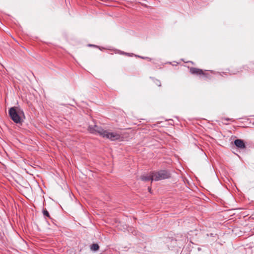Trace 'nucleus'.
I'll list each match as a JSON object with an SVG mask.
<instances>
[{
	"label": "nucleus",
	"instance_id": "1",
	"mask_svg": "<svg viewBox=\"0 0 254 254\" xmlns=\"http://www.w3.org/2000/svg\"><path fill=\"white\" fill-rule=\"evenodd\" d=\"M88 130L91 133L98 134L101 136L109 139L112 141L121 140L123 138L120 134L117 132H108L96 125L94 126L89 125Z\"/></svg>",
	"mask_w": 254,
	"mask_h": 254
},
{
	"label": "nucleus",
	"instance_id": "2",
	"mask_svg": "<svg viewBox=\"0 0 254 254\" xmlns=\"http://www.w3.org/2000/svg\"><path fill=\"white\" fill-rule=\"evenodd\" d=\"M8 113L11 119L16 124H21L25 118L23 111L19 107L10 108Z\"/></svg>",
	"mask_w": 254,
	"mask_h": 254
},
{
	"label": "nucleus",
	"instance_id": "3",
	"mask_svg": "<svg viewBox=\"0 0 254 254\" xmlns=\"http://www.w3.org/2000/svg\"><path fill=\"white\" fill-rule=\"evenodd\" d=\"M153 179L154 181H158L164 179L170 178L171 173L168 170H162L157 172H152Z\"/></svg>",
	"mask_w": 254,
	"mask_h": 254
},
{
	"label": "nucleus",
	"instance_id": "4",
	"mask_svg": "<svg viewBox=\"0 0 254 254\" xmlns=\"http://www.w3.org/2000/svg\"><path fill=\"white\" fill-rule=\"evenodd\" d=\"M190 71L191 74L197 75L206 76L207 74L202 69L196 67H190Z\"/></svg>",
	"mask_w": 254,
	"mask_h": 254
},
{
	"label": "nucleus",
	"instance_id": "5",
	"mask_svg": "<svg viewBox=\"0 0 254 254\" xmlns=\"http://www.w3.org/2000/svg\"><path fill=\"white\" fill-rule=\"evenodd\" d=\"M235 145L239 148L245 149L246 148V145L244 141L242 139H237L234 141Z\"/></svg>",
	"mask_w": 254,
	"mask_h": 254
},
{
	"label": "nucleus",
	"instance_id": "6",
	"mask_svg": "<svg viewBox=\"0 0 254 254\" xmlns=\"http://www.w3.org/2000/svg\"><path fill=\"white\" fill-rule=\"evenodd\" d=\"M140 179L142 181H145V182L149 181L150 180L151 181H154V179H153L152 172H151L150 173L149 175H142L140 177Z\"/></svg>",
	"mask_w": 254,
	"mask_h": 254
},
{
	"label": "nucleus",
	"instance_id": "7",
	"mask_svg": "<svg viewBox=\"0 0 254 254\" xmlns=\"http://www.w3.org/2000/svg\"><path fill=\"white\" fill-rule=\"evenodd\" d=\"M90 249L93 251H96L99 250V246L97 244H93L91 246Z\"/></svg>",
	"mask_w": 254,
	"mask_h": 254
},
{
	"label": "nucleus",
	"instance_id": "8",
	"mask_svg": "<svg viewBox=\"0 0 254 254\" xmlns=\"http://www.w3.org/2000/svg\"><path fill=\"white\" fill-rule=\"evenodd\" d=\"M43 213L44 216H46L47 217L50 218V214L48 211L46 209H43Z\"/></svg>",
	"mask_w": 254,
	"mask_h": 254
},
{
	"label": "nucleus",
	"instance_id": "9",
	"mask_svg": "<svg viewBox=\"0 0 254 254\" xmlns=\"http://www.w3.org/2000/svg\"><path fill=\"white\" fill-rule=\"evenodd\" d=\"M155 84L158 86H161V81L159 80H157V79H156L155 80Z\"/></svg>",
	"mask_w": 254,
	"mask_h": 254
},
{
	"label": "nucleus",
	"instance_id": "10",
	"mask_svg": "<svg viewBox=\"0 0 254 254\" xmlns=\"http://www.w3.org/2000/svg\"><path fill=\"white\" fill-rule=\"evenodd\" d=\"M122 54L127 55V56H130V54L129 53H125V52H123Z\"/></svg>",
	"mask_w": 254,
	"mask_h": 254
},
{
	"label": "nucleus",
	"instance_id": "11",
	"mask_svg": "<svg viewBox=\"0 0 254 254\" xmlns=\"http://www.w3.org/2000/svg\"><path fill=\"white\" fill-rule=\"evenodd\" d=\"M208 236H210L211 237H213L214 236V234L213 233H210V234H207Z\"/></svg>",
	"mask_w": 254,
	"mask_h": 254
},
{
	"label": "nucleus",
	"instance_id": "12",
	"mask_svg": "<svg viewBox=\"0 0 254 254\" xmlns=\"http://www.w3.org/2000/svg\"><path fill=\"white\" fill-rule=\"evenodd\" d=\"M139 58H140L141 59H148V58H144V57H141V56H138Z\"/></svg>",
	"mask_w": 254,
	"mask_h": 254
},
{
	"label": "nucleus",
	"instance_id": "13",
	"mask_svg": "<svg viewBox=\"0 0 254 254\" xmlns=\"http://www.w3.org/2000/svg\"><path fill=\"white\" fill-rule=\"evenodd\" d=\"M148 190H149V191H150V190H151V188H148Z\"/></svg>",
	"mask_w": 254,
	"mask_h": 254
},
{
	"label": "nucleus",
	"instance_id": "14",
	"mask_svg": "<svg viewBox=\"0 0 254 254\" xmlns=\"http://www.w3.org/2000/svg\"><path fill=\"white\" fill-rule=\"evenodd\" d=\"M226 120H228H228H230V119H226Z\"/></svg>",
	"mask_w": 254,
	"mask_h": 254
}]
</instances>
